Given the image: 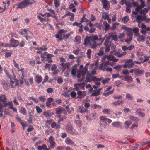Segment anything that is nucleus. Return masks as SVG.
<instances>
[{
  "mask_svg": "<svg viewBox=\"0 0 150 150\" xmlns=\"http://www.w3.org/2000/svg\"><path fill=\"white\" fill-rule=\"evenodd\" d=\"M33 2H31L30 0H23L22 2L18 4H16L14 6V8L15 6H17L16 9H18L19 8L22 9L26 7L29 5H31L32 4L35 3L36 2L34 0H32Z\"/></svg>",
  "mask_w": 150,
  "mask_h": 150,
  "instance_id": "1",
  "label": "nucleus"
},
{
  "mask_svg": "<svg viewBox=\"0 0 150 150\" xmlns=\"http://www.w3.org/2000/svg\"><path fill=\"white\" fill-rule=\"evenodd\" d=\"M66 31L64 29L60 30L55 35V37L59 40L62 41L63 40V37L64 34H65Z\"/></svg>",
  "mask_w": 150,
  "mask_h": 150,
  "instance_id": "2",
  "label": "nucleus"
},
{
  "mask_svg": "<svg viewBox=\"0 0 150 150\" xmlns=\"http://www.w3.org/2000/svg\"><path fill=\"white\" fill-rule=\"evenodd\" d=\"M107 59L108 61L107 62H109V61H112L113 62H117L118 59H116L114 57L111 55H105L103 58V60H105V59Z\"/></svg>",
  "mask_w": 150,
  "mask_h": 150,
  "instance_id": "3",
  "label": "nucleus"
},
{
  "mask_svg": "<svg viewBox=\"0 0 150 150\" xmlns=\"http://www.w3.org/2000/svg\"><path fill=\"white\" fill-rule=\"evenodd\" d=\"M103 8L106 10H108L110 8V3L107 0H101Z\"/></svg>",
  "mask_w": 150,
  "mask_h": 150,
  "instance_id": "4",
  "label": "nucleus"
},
{
  "mask_svg": "<svg viewBox=\"0 0 150 150\" xmlns=\"http://www.w3.org/2000/svg\"><path fill=\"white\" fill-rule=\"evenodd\" d=\"M108 63H109V62H108L104 61L103 62L99 67V70H102L103 71H104L106 69L107 66L108 65Z\"/></svg>",
  "mask_w": 150,
  "mask_h": 150,
  "instance_id": "5",
  "label": "nucleus"
},
{
  "mask_svg": "<svg viewBox=\"0 0 150 150\" xmlns=\"http://www.w3.org/2000/svg\"><path fill=\"white\" fill-rule=\"evenodd\" d=\"M10 44L11 47H16L19 45V42L18 40L12 38L10 41Z\"/></svg>",
  "mask_w": 150,
  "mask_h": 150,
  "instance_id": "6",
  "label": "nucleus"
},
{
  "mask_svg": "<svg viewBox=\"0 0 150 150\" xmlns=\"http://www.w3.org/2000/svg\"><path fill=\"white\" fill-rule=\"evenodd\" d=\"M88 69L86 67H84L82 70L81 72H78V74L77 77L78 78H80L81 77V76L82 75L83 78H84L85 74H86Z\"/></svg>",
  "mask_w": 150,
  "mask_h": 150,
  "instance_id": "7",
  "label": "nucleus"
},
{
  "mask_svg": "<svg viewBox=\"0 0 150 150\" xmlns=\"http://www.w3.org/2000/svg\"><path fill=\"white\" fill-rule=\"evenodd\" d=\"M66 129L68 132L72 134H74L75 130L72 126L68 125L66 127Z\"/></svg>",
  "mask_w": 150,
  "mask_h": 150,
  "instance_id": "8",
  "label": "nucleus"
},
{
  "mask_svg": "<svg viewBox=\"0 0 150 150\" xmlns=\"http://www.w3.org/2000/svg\"><path fill=\"white\" fill-rule=\"evenodd\" d=\"M65 110L64 108L59 106L55 109V113L57 114H59L62 113L63 111Z\"/></svg>",
  "mask_w": 150,
  "mask_h": 150,
  "instance_id": "9",
  "label": "nucleus"
},
{
  "mask_svg": "<svg viewBox=\"0 0 150 150\" xmlns=\"http://www.w3.org/2000/svg\"><path fill=\"white\" fill-rule=\"evenodd\" d=\"M4 104L5 105V107H7L8 106L10 105V106L9 107V108L12 109L14 111L17 112V109L16 108H14L13 107L12 102L11 101L8 103H4Z\"/></svg>",
  "mask_w": 150,
  "mask_h": 150,
  "instance_id": "10",
  "label": "nucleus"
},
{
  "mask_svg": "<svg viewBox=\"0 0 150 150\" xmlns=\"http://www.w3.org/2000/svg\"><path fill=\"white\" fill-rule=\"evenodd\" d=\"M78 112L81 113H86L88 111V109L84 108L83 106H80L77 110Z\"/></svg>",
  "mask_w": 150,
  "mask_h": 150,
  "instance_id": "11",
  "label": "nucleus"
},
{
  "mask_svg": "<svg viewBox=\"0 0 150 150\" xmlns=\"http://www.w3.org/2000/svg\"><path fill=\"white\" fill-rule=\"evenodd\" d=\"M54 99L51 97L49 98L46 102V106L48 107H50L51 105V103L53 102Z\"/></svg>",
  "mask_w": 150,
  "mask_h": 150,
  "instance_id": "12",
  "label": "nucleus"
},
{
  "mask_svg": "<svg viewBox=\"0 0 150 150\" xmlns=\"http://www.w3.org/2000/svg\"><path fill=\"white\" fill-rule=\"evenodd\" d=\"M144 72V70H141L140 69L136 68L135 74L137 76H140L143 74Z\"/></svg>",
  "mask_w": 150,
  "mask_h": 150,
  "instance_id": "13",
  "label": "nucleus"
},
{
  "mask_svg": "<svg viewBox=\"0 0 150 150\" xmlns=\"http://www.w3.org/2000/svg\"><path fill=\"white\" fill-rule=\"evenodd\" d=\"M7 98L5 94H1L0 95V101L3 103H6L7 102Z\"/></svg>",
  "mask_w": 150,
  "mask_h": 150,
  "instance_id": "14",
  "label": "nucleus"
},
{
  "mask_svg": "<svg viewBox=\"0 0 150 150\" xmlns=\"http://www.w3.org/2000/svg\"><path fill=\"white\" fill-rule=\"evenodd\" d=\"M65 142L67 145H73L74 143V142L71 139L68 137L66 139Z\"/></svg>",
  "mask_w": 150,
  "mask_h": 150,
  "instance_id": "15",
  "label": "nucleus"
},
{
  "mask_svg": "<svg viewBox=\"0 0 150 150\" xmlns=\"http://www.w3.org/2000/svg\"><path fill=\"white\" fill-rule=\"evenodd\" d=\"M124 79L126 81L128 82H132L133 81V78L131 76H125Z\"/></svg>",
  "mask_w": 150,
  "mask_h": 150,
  "instance_id": "16",
  "label": "nucleus"
},
{
  "mask_svg": "<svg viewBox=\"0 0 150 150\" xmlns=\"http://www.w3.org/2000/svg\"><path fill=\"white\" fill-rule=\"evenodd\" d=\"M90 39V36L86 37L84 39V45H87L88 44H91V43L90 42V41L91 40Z\"/></svg>",
  "mask_w": 150,
  "mask_h": 150,
  "instance_id": "17",
  "label": "nucleus"
},
{
  "mask_svg": "<svg viewBox=\"0 0 150 150\" xmlns=\"http://www.w3.org/2000/svg\"><path fill=\"white\" fill-rule=\"evenodd\" d=\"M102 17L103 18L106 20L109 18V15L108 13L105 12L103 13Z\"/></svg>",
  "mask_w": 150,
  "mask_h": 150,
  "instance_id": "18",
  "label": "nucleus"
},
{
  "mask_svg": "<svg viewBox=\"0 0 150 150\" xmlns=\"http://www.w3.org/2000/svg\"><path fill=\"white\" fill-rule=\"evenodd\" d=\"M42 80V77L39 75H37L36 76V81L38 83L41 82Z\"/></svg>",
  "mask_w": 150,
  "mask_h": 150,
  "instance_id": "19",
  "label": "nucleus"
},
{
  "mask_svg": "<svg viewBox=\"0 0 150 150\" xmlns=\"http://www.w3.org/2000/svg\"><path fill=\"white\" fill-rule=\"evenodd\" d=\"M145 37L143 35H139L137 39L138 41L144 42L145 40Z\"/></svg>",
  "mask_w": 150,
  "mask_h": 150,
  "instance_id": "20",
  "label": "nucleus"
},
{
  "mask_svg": "<svg viewBox=\"0 0 150 150\" xmlns=\"http://www.w3.org/2000/svg\"><path fill=\"white\" fill-rule=\"evenodd\" d=\"M129 118L131 120L135 121L137 124L138 123V122L139 121V120L138 118L134 116H129Z\"/></svg>",
  "mask_w": 150,
  "mask_h": 150,
  "instance_id": "21",
  "label": "nucleus"
},
{
  "mask_svg": "<svg viewBox=\"0 0 150 150\" xmlns=\"http://www.w3.org/2000/svg\"><path fill=\"white\" fill-rule=\"evenodd\" d=\"M122 67V66L121 65H116L113 68L115 69L117 71L119 72L121 71V68Z\"/></svg>",
  "mask_w": 150,
  "mask_h": 150,
  "instance_id": "22",
  "label": "nucleus"
},
{
  "mask_svg": "<svg viewBox=\"0 0 150 150\" xmlns=\"http://www.w3.org/2000/svg\"><path fill=\"white\" fill-rule=\"evenodd\" d=\"M20 112L21 113L23 114L24 115H26V111L25 108L21 107L20 110Z\"/></svg>",
  "mask_w": 150,
  "mask_h": 150,
  "instance_id": "23",
  "label": "nucleus"
},
{
  "mask_svg": "<svg viewBox=\"0 0 150 150\" xmlns=\"http://www.w3.org/2000/svg\"><path fill=\"white\" fill-rule=\"evenodd\" d=\"M47 148V146L46 144H43L42 146L39 145L38 147V150H42L45 149Z\"/></svg>",
  "mask_w": 150,
  "mask_h": 150,
  "instance_id": "24",
  "label": "nucleus"
},
{
  "mask_svg": "<svg viewBox=\"0 0 150 150\" xmlns=\"http://www.w3.org/2000/svg\"><path fill=\"white\" fill-rule=\"evenodd\" d=\"M124 102V101L123 100H118L117 101L113 102L112 104L114 106H116L120 105L121 103H123Z\"/></svg>",
  "mask_w": 150,
  "mask_h": 150,
  "instance_id": "25",
  "label": "nucleus"
},
{
  "mask_svg": "<svg viewBox=\"0 0 150 150\" xmlns=\"http://www.w3.org/2000/svg\"><path fill=\"white\" fill-rule=\"evenodd\" d=\"M77 93V95L79 96H85L86 95V92L85 91L83 92L81 91H78Z\"/></svg>",
  "mask_w": 150,
  "mask_h": 150,
  "instance_id": "26",
  "label": "nucleus"
},
{
  "mask_svg": "<svg viewBox=\"0 0 150 150\" xmlns=\"http://www.w3.org/2000/svg\"><path fill=\"white\" fill-rule=\"evenodd\" d=\"M132 123V122L131 121H126L124 122L125 125L126 126L125 128L127 129L129 127Z\"/></svg>",
  "mask_w": 150,
  "mask_h": 150,
  "instance_id": "27",
  "label": "nucleus"
},
{
  "mask_svg": "<svg viewBox=\"0 0 150 150\" xmlns=\"http://www.w3.org/2000/svg\"><path fill=\"white\" fill-rule=\"evenodd\" d=\"M129 20V17L128 16H125L123 17L122 19V21L124 23H126Z\"/></svg>",
  "mask_w": 150,
  "mask_h": 150,
  "instance_id": "28",
  "label": "nucleus"
},
{
  "mask_svg": "<svg viewBox=\"0 0 150 150\" xmlns=\"http://www.w3.org/2000/svg\"><path fill=\"white\" fill-rule=\"evenodd\" d=\"M16 119L22 125V126L23 127L24 126H26V124L24 123L23 122V121L21 120V119L20 118L18 117V116L16 118Z\"/></svg>",
  "mask_w": 150,
  "mask_h": 150,
  "instance_id": "29",
  "label": "nucleus"
},
{
  "mask_svg": "<svg viewBox=\"0 0 150 150\" xmlns=\"http://www.w3.org/2000/svg\"><path fill=\"white\" fill-rule=\"evenodd\" d=\"M38 99L40 101L44 103L46 100L45 97L44 95L41 96L38 98Z\"/></svg>",
  "mask_w": 150,
  "mask_h": 150,
  "instance_id": "30",
  "label": "nucleus"
},
{
  "mask_svg": "<svg viewBox=\"0 0 150 150\" xmlns=\"http://www.w3.org/2000/svg\"><path fill=\"white\" fill-rule=\"evenodd\" d=\"M136 112L137 114H139L140 115H141L142 117H144L145 116V114L144 113L141 111L137 109L136 110Z\"/></svg>",
  "mask_w": 150,
  "mask_h": 150,
  "instance_id": "31",
  "label": "nucleus"
},
{
  "mask_svg": "<svg viewBox=\"0 0 150 150\" xmlns=\"http://www.w3.org/2000/svg\"><path fill=\"white\" fill-rule=\"evenodd\" d=\"M136 18V21L138 23H140V20L142 19L143 17V16L140 15H139L137 16H135Z\"/></svg>",
  "mask_w": 150,
  "mask_h": 150,
  "instance_id": "32",
  "label": "nucleus"
},
{
  "mask_svg": "<svg viewBox=\"0 0 150 150\" xmlns=\"http://www.w3.org/2000/svg\"><path fill=\"white\" fill-rule=\"evenodd\" d=\"M103 24L105 27V30L107 31L109 29V25L107 23L106 21L104 22Z\"/></svg>",
  "mask_w": 150,
  "mask_h": 150,
  "instance_id": "33",
  "label": "nucleus"
},
{
  "mask_svg": "<svg viewBox=\"0 0 150 150\" xmlns=\"http://www.w3.org/2000/svg\"><path fill=\"white\" fill-rule=\"evenodd\" d=\"M53 114V113L48 112H43L44 115L46 117H51Z\"/></svg>",
  "mask_w": 150,
  "mask_h": 150,
  "instance_id": "34",
  "label": "nucleus"
},
{
  "mask_svg": "<svg viewBox=\"0 0 150 150\" xmlns=\"http://www.w3.org/2000/svg\"><path fill=\"white\" fill-rule=\"evenodd\" d=\"M91 41H93L95 40H98V37L97 35H95L94 36H90Z\"/></svg>",
  "mask_w": 150,
  "mask_h": 150,
  "instance_id": "35",
  "label": "nucleus"
},
{
  "mask_svg": "<svg viewBox=\"0 0 150 150\" xmlns=\"http://www.w3.org/2000/svg\"><path fill=\"white\" fill-rule=\"evenodd\" d=\"M93 93L91 94V96H97L98 95H100V94H98V91H97L96 90H93Z\"/></svg>",
  "mask_w": 150,
  "mask_h": 150,
  "instance_id": "36",
  "label": "nucleus"
},
{
  "mask_svg": "<svg viewBox=\"0 0 150 150\" xmlns=\"http://www.w3.org/2000/svg\"><path fill=\"white\" fill-rule=\"evenodd\" d=\"M91 50L90 49H88L87 51V57L90 59L91 58Z\"/></svg>",
  "mask_w": 150,
  "mask_h": 150,
  "instance_id": "37",
  "label": "nucleus"
},
{
  "mask_svg": "<svg viewBox=\"0 0 150 150\" xmlns=\"http://www.w3.org/2000/svg\"><path fill=\"white\" fill-rule=\"evenodd\" d=\"M113 92H114V89H113V90H112V91H109V92L104 93L103 94V95L105 96H108L109 95L113 93Z\"/></svg>",
  "mask_w": 150,
  "mask_h": 150,
  "instance_id": "38",
  "label": "nucleus"
},
{
  "mask_svg": "<svg viewBox=\"0 0 150 150\" xmlns=\"http://www.w3.org/2000/svg\"><path fill=\"white\" fill-rule=\"evenodd\" d=\"M112 124L115 127H118L120 126V122H114Z\"/></svg>",
  "mask_w": 150,
  "mask_h": 150,
  "instance_id": "39",
  "label": "nucleus"
},
{
  "mask_svg": "<svg viewBox=\"0 0 150 150\" xmlns=\"http://www.w3.org/2000/svg\"><path fill=\"white\" fill-rule=\"evenodd\" d=\"M36 109L38 113H40L42 112V109L39 106H36Z\"/></svg>",
  "mask_w": 150,
  "mask_h": 150,
  "instance_id": "40",
  "label": "nucleus"
},
{
  "mask_svg": "<svg viewBox=\"0 0 150 150\" xmlns=\"http://www.w3.org/2000/svg\"><path fill=\"white\" fill-rule=\"evenodd\" d=\"M29 99L33 100L36 103H38L39 102V101L38 99H36L35 98L33 97H29Z\"/></svg>",
  "mask_w": 150,
  "mask_h": 150,
  "instance_id": "41",
  "label": "nucleus"
},
{
  "mask_svg": "<svg viewBox=\"0 0 150 150\" xmlns=\"http://www.w3.org/2000/svg\"><path fill=\"white\" fill-rule=\"evenodd\" d=\"M70 63L69 62L66 63H65L63 68L64 70H65L66 68H69L70 67Z\"/></svg>",
  "mask_w": 150,
  "mask_h": 150,
  "instance_id": "42",
  "label": "nucleus"
},
{
  "mask_svg": "<svg viewBox=\"0 0 150 150\" xmlns=\"http://www.w3.org/2000/svg\"><path fill=\"white\" fill-rule=\"evenodd\" d=\"M122 74L124 75H129V71L127 69H125L122 71Z\"/></svg>",
  "mask_w": 150,
  "mask_h": 150,
  "instance_id": "43",
  "label": "nucleus"
},
{
  "mask_svg": "<svg viewBox=\"0 0 150 150\" xmlns=\"http://www.w3.org/2000/svg\"><path fill=\"white\" fill-rule=\"evenodd\" d=\"M127 35L129 37L130 40H132V36H133V32H127Z\"/></svg>",
  "mask_w": 150,
  "mask_h": 150,
  "instance_id": "44",
  "label": "nucleus"
},
{
  "mask_svg": "<svg viewBox=\"0 0 150 150\" xmlns=\"http://www.w3.org/2000/svg\"><path fill=\"white\" fill-rule=\"evenodd\" d=\"M54 3L56 7H57L60 5L59 0H54Z\"/></svg>",
  "mask_w": 150,
  "mask_h": 150,
  "instance_id": "45",
  "label": "nucleus"
},
{
  "mask_svg": "<svg viewBox=\"0 0 150 150\" xmlns=\"http://www.w3.org/2000/svg\"><path fill=\"white\" fill-rule=\"evenodd\" d=\"M81 40V38L78 36H77L75 37V41L78 43H80V40Z\"/></svg>",
  "mask_w": 150,
  "mask_h": 150,
  "instance_id": "46",
  "label": "nucleus"
},
{
  "mask_svg": "<svg viewBox=\"0 0 150 150\" xmlns=\"http://www.w3.org/2000/svg\"><path fill=\"white\" fill-rule=\"evenodd\" d=\"M110 80V79L109 78H105L104 80H103L102 81L103 84V85H105L106 83Z\"/></svg>",
  "mask_w": 150,
  "mask_h": 150,
  "instance_id": "47",
  "label": "nucleus"
},
{
  "mask_svg": "<svg viewBox=\"0 0 150 150\" xmlns=\"http://www.w3.org/2000/svg\"><path fill=\"white\" fill-rule=\"evenodd\" d=\"M70 35L71 34L70 33H68L67 34H64L63 37V39H67L70 36Z\"/></svg>",
  "mask_w": 150,
  "mask_h": 150,
  "instance_id": "48",
  "label": "nucleus"
},
{
  "mask_svg": "<svg viewBox=\"0 0 150 150\" xmlns=\"http://www.w3.org/2000/svg\"><path fill=\"white\" fill-rule=\"evenodd\" d=\"M29 115L30 116L29 117V119L28 120V121L29 123H32V115L30 113H29Z\"/></svg>",
  "mask_w": 150,
  "mask_h": 150,
  "instance_id": "49",
  "label": "nucleus"
},
{
  "mask_svg": "<svg viewBox=\"0 0 150 150\" xmlns=\"http://www.w3.org/2000/svg\"><path fill=\"white\" fill-rule=\"evenodd\" d=\"M126 97L129 100H132L133 99V97L130 94H127Z\"/></svg>",
  "mask_w": 150,
  "mask_h": 150,
  "instance_id": "50",
  "label": "nucleus"
},
{
  "mask_svg": "<svg viewBox=\"0 0 150 150\" xmlns=\"http://www.w3.org/2000/svg\"><path fill=\"white\" fill-rule=\"evenodd\" d=\"M113 35H114L113 33H109L108 34V36L106 38V39L108 40H110L111 38H112L113 36Z\"/></svg>",
  "mask_w": 150,
  "mask_h": 150,
  "instance_id": "51",
  "label": "nucleus"
},
{
  "mask_svg": "<svg viewBox=\"0 0 150 150\" xmlns=\"http://www.w3.org/2000/svg\"><path fill=\"white\" fill-rule=\"evenodd\" d=\"M5 72V73L6 74L7 77L8 78H10V79H11L12 76L7 71L5 70H4Z\"/></svg>",
  "mask_w": 150,
  "mask_h": 150,
  "instance_id": "52",
  "label": "nucleus"
},
{
  "mask_svg": "<svg viewBox=\"0 0 150 150\" xmlns=\"http://www.w3.org/2000/svg\"><path fill=\"white\" fill-rule=\"evenodd\" d=\"M71 95L72 98H74L76 96V93L74 91H72L71 93Z\"/></svg>",
  "mask_w": 150,
  "mask_h": 150,
  "instance_id": "53",
  "label": "nucleus"
},
{
  "mask_svg": "<svg viewBox=\"0 0 150 150\" xmlns=\"http://www.w3.org/2000/svg\"><path fill=\"white\" fill-rule=\"evenodd\" d=\"M45 69H48L49 70H50L51 67H50V65H49V64L47 63L45 66Z\"/></svg>",
  "mask_w": 150,
  "mask_h": 150,
  "instance_id": "54",
  "label": "nucleus"
},
{
  "mask_svg": "<svg viewBox=\"0 0 150 150\" xmlns=\"http://www.w3.org/2000/svg\"><path fill=\"white\" fill-rule=\"evenodd\" d=\"M110 112V109H105L103 110V112L104 113H105L108 114Z\"/></svg>",
  "mask_w": 150,
  "mask_h": 150,
  "instance_id": "55",
  "label": "nucleus"
},
{
  "mask_svg": "<svg viewBox=\"0 0 150 150\" xmlns=\"http://www.w3.org/2000/svg\"><path fill=\"white\" fill-rule=\"evenodd\" d=\"M63 82V80L61 78H58L57 79V82L59 84H61Z\"/></svg>",
  "mask_w": 150,
  "mask_h": 150,
  "instance_id": "56",
  "label": "nucleus"
},
{
  "mask_svg": "<svg viewBox=\"0 0 150 150\" xmlns=\"http://www.w3.org/2000/svg\"><path fill=\"white\" fill-rule=\"evenodd\" d=\"M49 77L48 75H46L45 76V79H44L43 81L42 82V84H44L48 80Z\"/></svg>",
  "mask_w": 150,
  "mask_h": 150,
  "instance_id": "57",
  "label": "nucleus"
},
{
  "mask_svg": "<svg viewBox=\"0 0 150 150\" xmlns=\"http://www.w3.org/2000/svg\"><path fill=\"white\" fill-rule=\"evenodd\" d=\"M138 126V124H133L131 127H130V129H131L132 130H133V128L135 127H137Z\"/></svg>",
  "mask_w": 150,
  "mask_h": 150,
  "instance_id": "58",
  "label": "nucleus"
},
{
  "mask_svg": "<svg viewBox=\"0 0 150 150\" xmlns=\"http://www.w3.org/2000/svg\"><path fill=\"white\" fill-rule=\"evenodd\" d=\"M139 29L137 27L134 28L133 30H132V31L135 33H137L139 32Z\"/></svg>",
  "mask_w": 150,
  "mask_h": 150,
  "instance_id": "59",
  "label": "nucleus"
},
{
  "mask_svg": "<svg viewBox=\"0 0 150 150\" xmlns=\"http://www.w3.org/2000/svg\"><path fill=\"white\" fill-rule=\"evenodd\" d=\"M117 35H114L113 36L112 40H114L115 41H117L118 40Z\"/></svg>",
  "mask_w": 150,
  "mask_h": 150,
  "instance_id": "60",
  "label": "nucleus"
},
{
  "mask_svg": "<svg viewBox=\"0 0 150 150\" xmlns=\"http://www.w3.org/2000/svg\"><path fill=\"white\" fill-rule=\"evenodd\" d=\"M125 4L126 5L127 7H128L130 8L132 6L131 4L130 1L128 3H127V2H125Z\"/></svg>",
  "mask_w": 150,
  "mask_h": 150,
  "instance_id": "61",
  "label": "nucleus"
},
{
  "mask_svg": "<svg viewBox=\"0 0 150 150\" xmlns=\"http://www.w3.org/2000/svg\"><path fill=\"white\" fill-rule=\"evenodd\" d=\"M47 93H51L53 92V90L52 88H49L47 89Z\"/></svg>",
  "mask_w": 150,
  "mask_h": 150,
  "instance_id": "62",
  "label": "nucleus"
},
{
  "mask_svg": "<svg viewBox=\"0 0 150 150\" xmlns=\"http://www.w3.org/2000/svg\"><path fill=\"white\" fill-rule=\"evenodd\" d=\"M57 125V124L55 122H54L51 125V127L52 128L55 127Z\"/></svg>",
  "mask_w": 150,
  "mask_h": 150,
  "instance_id": "63",
  "label": "nucleus"
},
{
  "mask_svg": "<svg viewBox=\"0 0 150 150\" xmlns=\"http://www.w3.org/2000/svg\"><path fill=\"white\" fill-rule=\"evenodd\" d=\"M119 24L118 23H115L113 25V28H117Z\"/></svg>",
  "mask_w": 150,
  "mask_h": 150,
  "instance_id": "64",
  "label": "nucleus"
}]
</instances>
